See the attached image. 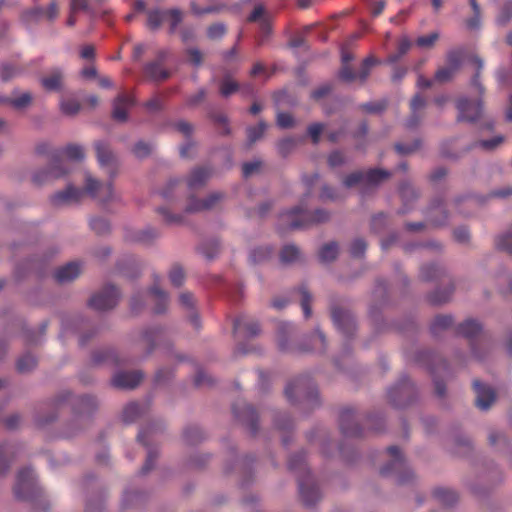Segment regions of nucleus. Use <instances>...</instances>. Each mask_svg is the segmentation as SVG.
Here are the masks:
<instances>
[{
    "label": "nucleus",
    "mask_w": 512,
    "mask_h": 512,
    "mask_svg": "<svg viewBox=\"0 0 512 512\" xmlns=\"http://www.w3.org/2000/svg\"><path fill=\"white\" fill-rule=\"evenodd\" d=\"M339 424L342 434L346 437H360L363 435V429L355 421V411L352 408L342 409Z\"/></svg>",
    "instance_id": "4468645a"
},
{
    "label": "nucleus",
    "mask_w": 512,
    "mask_h": 512,
    "mask_svg": "<svg viewBox=\"0 0 512 512\" xmlns=\"http://www.w3.org/2000/svg\"><path fill=\"white\" fill-rule=\"evenodd\" d=\"M156 304L154 311L157 314L165 312L168 306V295L165 291L161 290L158 286H153L150 290Z\"/></svg>",
    "instance_id": "c756f323"
},
{
    "label": "nucleus",
    "mask_w": 512,
    "mask_h": 512,
    "mask_svg": "<svg viewBox=\"0 0 512 512\" xmlns=\"http://www.w3.org/2000/svg\"><path fill=\"white\" fill-rule=\"evenodd\" d=\"M367 248V243L362 238L355 239L350 247V253L353 257H362Z\"/></svg>",
    "instance_id": "774afa93"
},
{
    "label": "nucleus",
    "mask_w": 512,
    "mask_h": 512,
    "mask_svg": "<svg viewBox=\"0 0 512 512\" xmlns=\"http://www.w3.org/2000/svg\"><path fill=\"white\" fill-rule=\"evenodd\" d=\"M390 173L383 169H370L367 172H353L344 178L343 184L350 188L356 185L376 186L387 179Z\"/></svg>",
    "instance_id": "1a4fd4ad"
},
{
    "label": "nucleus",
    "mask_w": 512,
    "mask_h": 512,
    "mask_svg": "<svg viewBox=\"0 0 512 512\" xmlns=\"http://www.w3.org/2000/svg\"><path fill=\"white\" fill-rule=\"evenodd\" d=\"M338 244L330 242L321 247L319 250V259L321 262H331L338 256Z\"/></svg>",
    "instance_id": "473e14b6"
},
{
    "label": "nucleus",
    "mask_w": 512,
    "mask_h": 512,
    "mask_svg": "<svg viewBox=\"0 0 512 512\" xmlns=\"http://www.w3.org/2000/svg\"><path fill=\"white\" fill-rule=\"evenodd\" d=\"M158 213L162 215L164 221L167 224H182L184 221V217L181 214H173L169 211L168 208L160 207L158 208Z\"/></svg>",
    "instance_id": "bf43d9fd"
},
{
    "label": "nucleus",
    "mask_w": 512,
    "mask_h": 512,
    "mask_svg": "<svg viewBox=\"0 0 512 512\" xmlns=\"http://www.w3.org/2000/svg\"><path fill=\"white\" fill-rule=\"evenodd\" d=\"M433 495L441 504L445 506H452L458 500L457 494L453 490L446 488H436L433 491Z\"/></svg>",
    "instance_id": "2f4dec72"
},
{
    "label": "nucleus",
    "mask_w": 512,
    "mask_h": 512,
    "mask_svg": "<svg viewBox=\"0 0 512 512\" xmlns=\"http://www.w3.org/2000/svg\"><path fill=\"white\" fill-rule=\"evenodd\" d=\"M456 73L457 71L453 70L452 68L444 66L436 71L434 79L439 83H445L452 80Z\"/></svg>",
    "instance_id": "13d9d810"
},
{
    "label": "nucleus",
    "mask_w": 512,
    "mask_h": 512,
    "mask_svg": "<svg viewBox=\"0 0 512 512\" xmlns=\"http://www.w3.org/2000/svg\"><path fill=\"white\" fill-rule=\"evenodd\" d=\"M288 467L291 471L299 473V494L303 503L306 506L315 504L320 498V492L307 468L305 454L301 452L291 456Z\"/></svg>",
    "instance_id": "7ed1b4c3"
},
{
    "label": "nucleus",
    "mask_w": 512,
    "mask_h": 512,
    "mask_svg": "<svg viewBox=\"0 0 512 512\" xmlns=\"http://www.w3.org/2000/svg\"><path fill=\"white\" fill-rule=\"evenodd\" d=\"M332 320L339 331L345 336H352L356 330V324L353 316L345 310L334 307L331 310Z\"/></svg>",
    "instance_id": "2eb2a0df"
},
{
    "label": "nucleus",
    "mask_w": 512,
    "mask_h": 512,
    "mask_svg": "<svg viewBox=\"0 0 512 512\" xmlns=\"http://www.w3.org/2000/svg\"><path fill=\"white\" fill-rule=\"evenodd\" d=\"M20 74V70L8 63L0 64V79L4 82L11 80Z\"/></svg>",
    "instance_id": "4d7b16f0"
},
{
    "label": "nucleus",
    "mask_w": 512,
    "mask_h": 512,
    "mask_svg": "<svg viewBox=\"0 0 512 512\" xmlns=\"http://www.w3.org/2000/svg\"><path fill=\"white\" fill-rule=\"evenodd\" d=\"M285 396L291 403L307 402L311 406L318 404V391L308 376H300L290 381L285 388Z\"/></svg>",
    "instance_id": "39448f33"
},
{
    "label": "nucleus",
    "mask_w": 512,
    "mask_h": 512,
    "mask_svg": "<svg viewBox=\"0 0 512 512\" xmlns=\"http://www.w3.org/2000/svg\"><path fill=\"white\" fill-rule=\"evenodd\" d=\"M299 249L294 245H286L280 252V260L282 263L289 264L299 258Z\"/></svg>",
    "instance_id": "79ce46f5"
},
{
    "label": "nucleus",
    "mask_w": 512,
    "mask_h": 512,
    "mask_svg": "<svg viewBox=\"0 0 512 512\" xmlns=\"http://www.w3.org/2000/svg\"><path fill=\"white\" fill-rule=\"evenodd\" d=\"M58 5L55 1H52L48 8L44 10L41 7H35L31 9L30 11L26 12L24 14V19L29 20H39L43 15L46 16L48 20H54L58 16Z\"/></svg>",
    "instance_id": "393cba45"
},
{
    "label": "nucleus",
    "mask_w": 512,
    "mask_h": 512,
    "mask_svg": "<svg viewBox=\"0 0 512 512\" xmlns=\"http://www.w3.org/2000/svg\"><path fill=\"white\" fill-rule=\"evenodd\" d=\"M42 87L48 91H61L64 82V74L60 68H54L47 76L40 80Z\"/></svg>",
    "instance_id": "5701e85b"
},
{
    "label": "nucleus",
    "mask_w": 512,
    "mask_h": 512,
    "mask_svg": "<svg viewBox=\"0 0 512 512\" xmlns=\"http://www.w3.org/2000/svg\"><path fill=\"white\" fill-rule=\"evenodd\" d=\"M271 255L272 249L270 247H259L250 253V261L257 264L270 258Z\"/></svg>",
    "instance_id": "3c124183"
},
{
    "label": "nucleus",
    "mask_w": 512,
    "mask_h": 512,
    "mask_svg": "<svg viewBox=\"0 0 512 512\" xmlns=\"http://www.w3.org/2000/svg\"><path fill=\"white\" fill-rule=\"evenodd\" d=\"M94 147L100 166L108 168L110 177H114L117 173L115 167V156L110 150L109 145L103 141H97L95 142Z\"/></svg>",
    "instance_id": "dca6fc26"
},
{
    "label": "nucleus",
    "mask_w": 512,
    "mask_h": 512,
    "mask_svg": "<svg viewBox=\"0 0 512 512\" xmlns=\"http://www.w3.org/2000/svg\"><path fill=\"white\" fill-rule=\"evenodd\" d=\"M90 227L93 231H95L99 235L105 234V233L109 232V230H110L109 222L102 217H96V218L91 219Z\"/></svg>",
    "instance_id": "052dcab7"
},
{
    "label": "nucleus",
    "mask_w": 512,
    "mask_h": 512,
    "mask_svg": "<svg viewBox=\"0 0 512 512\" xmlns=\"http://www.w3.org/2000/svg\"><path fill=\"white\" fill-rule=\"evenodd\" d=\"M190 6L192 13L197 16H201L204 14L219 13L224 8L223 5H210L205 8H201L195 1H192Z\"/></svg>",
    "instance_id": "5fc2aeb1"
},
{
    "label": "nucleus",
    "mask_w": 512,
    "mask_h": 512,
    "mask_svg": "<svg viewBox=\"0 0 512 512\" xmlns=\"http://www.w3.org/2000/svg\"><path fill=\"white\" fill-rule=\"evenodd\" d=\"M411 42L407 37H402L398 42L397 52L389 55L390 63L398 62L410 49Z\"/></svg>",
    "instance_id": "58836bf2"
},
{
    "label": "nucleus",
    "mask_w": 512,
    "mask_h": 512,
    "mask_svg": "<svg viewBox=\"0 0 512 512\" xmlns=\"http://www.w3.org/2000/svg\"><path fill=\"white\" fill-rule=\"evenodd\" d=\"M161 335L162 330L156 327L147 329L143 332L142 339L147 345H149V351L154 348L157 340L160 339Z\"/></svg>",
    "instance_id": "49530a36"
},
{
    "label": "nucleus",
    "mask_w": 512,
    "mask_h": 512,
    "mask_svg": "<svg viewBox=\"0 0 512 512\" xmlns=\"http://www.w3.org/2000/svg\"><path fill=\"white\" fill-rule=\"evenodd\" d=\"M496 247L501 251L512 254V230L497 238Z\"/></svg>",
    "instance_id": "6e6d98bb"
},
{
    "label": "nucleus",
    "mask_w": 512,
    "mask_h": 512,
    "mask_svg": "<svg viewBox=\"0 0 512 512\" xmlns=\"http://www.w3.org/2000/svg\"><path fill=\"white\" fill-rule=\"evenodd\" d=\"M32 100H33L32 94L30 92H24L21 95H19L18 97L4 98L3 102L11 105L15 109H23V108L29 106L32 103Z\"/></svg>",
    "instance_id": "f704fd0d"
},
{
    "label": "nucleus",
    "mask_w": 512,
    "mask_h": 512,
    "mask_svg": "<svg viewBox=\"0 0 512 512\" xmlns=\"http://www.w3.org/2000/svg\"><path fill=\"white\" fill-rule=\"evenodd\" d=\"M438 39L439 34L437 32H432L428 35L418 37L416 40V45L421 48H430L434 46Z\"/></svg>",
    "instance_id": "69168bd1"
},
{
    "label": "nucleus",
    "mask_w": 512,
    "mask_h": 512,
    "mask_svg": "<svg viewBox=\"0 0 512 512\" xmlns=\"http://www.w3.org/2000/svg\"><path fill=\"white\" fill-rule=\"evenodd\" d=\"M462 57H463V54H462L461 50L449 51L446 56V63H447L446 66H448L458 72V70L461 67Z\"/></svg>",
    "instance_id": "09e8293b"
},
{
    "label": "nucleus",
    "mask_w": 512,
    "mask_h": 512,
    "mask_svg": "<svg viewBox=\"0 0 512 512\" xmlns=\"http://www.w3.org/2000/svg\"><path fill=\"white\" fill-rule=\"evenodd\" d=\"M166 15L167 11H161L159 9L148 11L147 26L149 27V29H158L161 26Z\"/></svg>",
    "instance_id": "4c0bfd02"
},
{
    "label": "nucleus",
    "mask_w": 512,
    "mask_h": 512,
    "mask_svg": "<svg viewBox=\"0 0 512 512\" xmlns=\"http://www.w3.org/2000/svg\"><path fill=\"white\" fill-rule=\"evenodd\" d=\"M81 273V267L78 262H70L59 267L54 272V278L59 283L70 282L77 278Z\"/></svg>",
    "instance_id": "b1692460"
},
{
    "label": "nucleus",
    "mask_w": 512,
    "mask_h": 512,
    "mask_svg": "<svg viewBox=\"0 0 512 512\" xmlns=\"http://www.w3.org/2000/svg\"><path fill=\"white\" fill-rule=\"evenodd\" d=\"M453 324V318L450 315H438L434 318L431 325L433 334H437L440 330L447 329Z\"/></svg>",
    "instance_id": "a19ab883"
},
{
    "label": "nucleus",
    "mask_w": 512,
    "mask_h": 512,
    "mask_svg": "<svg viewBox=\"0 0 512 512\" xmlns=\"http://www.w3.org/2000/svg\"><path fill=\"white\" fill-rule=\"evenodd\" d=\"M14 494L16 498L27 501H35L41 495L31 468H24L18 472Z\"/></svg>",
    "instance_id": "0eeeda50"
},
{
    "label": "nucleus",
    "mask_w": 512,
    "mask_h": 512,
    "mask_svg": "<svg viewBox=\"0 0 512 512\" xmlns=\"http://www.w3.org/2000/svg\"><path fill=\"white\" fill-rule=\"evenodd\" d=\"M415 387L410 379L402 377L399 382L388 390V399L395 407H404L412 402Z\"/></svg>",
    "instance_id": "9d476101"
},
{
    "label": "nucleus",
    "mask_w": 512,
    "mask_h": 512,
    "mask_svg": "<svg viewBox=\"0 0 512 512\" xmlns=\"http://www.w3.org/2000/svg\"><path fill=\"white\" fill-rule=\"evenodd\" d=\"M169 279L174 286H181L185 279L183 269L178 265L173 266L169 273Z\"/></svg>",
    "instance_id": "0e129e2a"
},
{
    "label": "nucleus",
    "mask_w": 512,
    "mask_h": 512,
    "mask_svg": "<svg viewBox=\"0 0 512 512\" xmlns=\"http://www.w3.org/2000/svg\"><path fill=\"white\" fill-rule=\"evenodd\" d=\"M456 108L458 110L457 121L459 122H475L481 117L483 111L481 100L472 102L465 97L457 100Z\"/></svg>",
    "instance_id": "f8f14e48"
},
{
    "label": "nucleus",
    "mask_w": 512,
    "mask_h": 512,
    "mask_svg": "<svg viewBox=\"0 0 512 512\" xmlns=\"http://www.w3.org/2000/svg\"><path fill=\"white\" fill-rule=\"evenodd\" d=\"M473 387L476 393V406L481 410L489 409L496 399L494 389L477 380L474 381Z\"/></svg>",
    "instance_id": "f3484780"
},
{
    "label": "nucleus",
    "mask_w": 512,
    "mask_h": 512,
    "mask_svg": "<svg viewBox=\"0 0 512 512\" xmlns=\"http://www.w3.org/2000/svg\"><path fill=\"white\" fill-rule=\"evenodd\" d=\"M388 454L392 460L381 468L380 474L382 476L397 475V482L399 484H406L413 478V473L408 469L406 462L397 446H390L387 448Z\"/></svg>",
    "instance_id": "423d86ee"
},
{
    "label": "nucleus",
    "mask_w": 512,
    "mask_h": 512,
    "mask_svg": "<svg viewBox=\"0 0 512 512\" xmlns=\"http://www.w3.org/2000/svg\"><path fill=\"white\" fill-rule=\"evenodd\" d=\"M36 365V358L31 354H25L18 359L16 367L20 373H26L34 369Z\"/></svg>",
    "instance_id": "37998d69"
},
{
    "label": "nucleus",
    "mask_w": 512,
    "mask_h": 512,
    "mask_svg": "<svg viewBox=\"0 0 512 512\" xmlns=\"http://www.w3.org/2000/svg\"><path fill=\"white\" fill-rule=\"evenodd\" d=\"M142 379L143 374L139 371L119 372L112 378V385L120 389H133Z\"/></svg>",
    "instance_id": "6ab92c4d"
},
{
    "label": "nucleus",
    "mask_w": 512,
    "mask_h": 512,
    "mask_svg": "<svg viewBox=\"0 0 512 512\" xmlns=\"http://www.w3.org/2000/svg\"><path fill=\"white\" fill-rule=\"evenodd\" d=\"M134 105L132 95L122 93L113 102L112 117L113 119L125 122L127 120V111Z\"/></svg>",
    "instance_id": "4be33fe9"
},
{
    "label": "nucleus",
    "mask_w": 512,
    "mask_h": 512,
    "mask_svg": "<svg viewBox=\"0 0 512 512\" xmlns=\"http://www.w3.org/2000/svg\"><path fill=\"white\" fill-rule=\"evenodd\" d=\"M167 56V50H160L157 53L156 60L151 61L144 66L145 76L157 82L167 80L171 75L170 71L163 67V63L166 60Z\"/></svg>",
    "instance_id": "ddd939ff"
},
{
    "label": "nucleus",
    "mask_w": 512,
    "mask_h": 512,
    "mask_svg": "<svg viewBox=\"0 0 512 512\" xmlns=\"http://www.w3.org/2000/svg\"><path fill=\"white\" fill-rule=\"evenodd\" d=\"M267 128V125L265 122H260L257 126H252L247 129V138L250 144L255 143L258 139H260L265 130Z\"/></svg>",
    "instance_id": "603ef678"
},
{
    "label": "nucleus",
    "mask_w": 512,
    "mask_h": 512,
    "mask_svg": "<svg viewBox=\"0 0 512 512\" xmlns=\"http://www.w3.org/2000/svg\"><path fill=\"white\" fill-rule=\"evenodd\" d=\"M233 330L235 334L254 337L260 333V326L254 319L241 315L234 320Z\"/></svg>",
    "instance_id": "412c9836"
},
{
    "label": "nucleus",
    "mask_w": 512,
    "mask_h": 512,
    "mask_svg": "<svg viewBox=\"0 0 512 512\" xmlns=\"http://www.w3.org/2000/svg\"><path fill=\"white\" fill-rule=\"evenodd\" d=\"M453 290H454L453 286H450L449 288H446L443 291L436 290L429 295V301L432 304H436V305L445 303L450 299V297L453 293Z\"/></svg>",
    "instance_id": "a18cd8bd"
},
{
    "label": "nucleus",
    "mask_w": 512,
    "mask_h": 512,
    "mask_svg": "<svg viewBox=\"0 0 512 512\" xmlns=\"http://www.w3.org/2000/svg\"><path fill=\"white\" fill-rule=\"evenodd\" d=\"M84 194H88L91 198L102 203H107L115 198L112 183L103 184L87 173L85 177L84 190L76 188L70 184L65 190L52 195L51 203L54 206L77 203L81 200Z\"/></svg>",
    "instance_id": "f257e3e1"
},
{
    "label": "nucleus",
    "mask_w": 512,
    "mask_h": 512,
    "mask_svg": "<svg viewBox=\"0 0 512 512\" xmlns=\"http://www.w3.org/2000/svg\"><path fill=\"white\" fill-rule=\"evenodd\" d=\"M211 176V170L206 167H198L194 169L187 181L190 190H196L203 187Z\"/></svg>",
    "instance_id": "a878e982"
},
{
    "label": "nucleus",
    "mask_w": 512,
    "mask_h": 512,
    "mask_svg": "<svg viewBox=\"0 0 512 512\" xmlns=\"http://www.w3.org/2000/svg\"><path fill=\"white\" fill-rule=\"evenodd\" d=\"M60 109L64 114L73 116L80 111V103L75 99H63L60 102Z\"/></svg>",
    "instance_id": "de8ad7c7"
},
{
    "label": "nucleus",
    "mask_w": 512,
    "mask_h": 512,
    "mask_svg": "<svg viewBox=\"0 0 512 512\" xmlns=\"http://www.w3.org/2000/svg\"><path fill=\"white\" fill-rule=\"evenodd\" d=\"M472 63L476 66V73L471 79V85L478 91L479 95L482 96L485 92V88L480 82V72L483 69L484 62L478 56H473L471 58Z\"/></svg>",
    "instance_id": "72a5a7b5"
},
{
    "label": "nucleus",
    "mask_w": 512,
    "mask_h": 512,
    "mask_svg": "<svg viewBox=\"0 0 512 512\" xmlns=\"http://www.w3.org/2000/svg\"><path fill=\"white\" fill-rule=\"evenodd\" d=\"M296 146H297L296 139H294L292 137H288V138H284L278 142L277 149L281 156L286 157L294 150V148Z\"/></svg>",
    "instance_id": "8fccbe9b"
},
{
    "label": "nucleus",
    "mask_w": 512,
    "mask_h": 512,
    "mask_svg": "<svg viewBox=\"0 0 512 512\" xmlns=\"http://www.w3.org/2000/svg\"><path fill=\"white\" fill-rule=\"evenodd\" d=\"M281 218L289 224V229L306 228L312 224L325 223L330 219V213L323 209H317L313 213L308 212L302 201L300 205L281 214Z\"/></svg>",
    "instance_id": "20e7f679"
},
{
    "label": "nucleus",
    "mask_w": 512,
    "mask_h": 512,
    "mask_svg": "<svg viewBox=\"0 0 512 512\" xmlns=\"http://www.w3.org/2000/svg\"><path fill=\"white\" fill-rule=\"evenodd\" d=\"M140 415V405L135 402H132L125 406L122 413V419L125 423H133L140 417Z\"/></svg>",
    "instance_id": "e433bc0d"
},
{
    "label": "nucleus",
    "mask_w": 512,
    "mask_h": 512,
    "mask_svg": "<svg viewBox=\"0 0 512 512\" xmlns=\"http://www.w3.org/2000/svg\"><path fill=\"white\" fill-rule=\"evenodd\" d=\"M481 331V325L473 320L468 319L461 323L457 328V333L469 340H473Z\"/></svg>",
    "instance_id": "c85d7f7f"
},
{
    "label": "nucleus",
    "mask_w": 512,
    "mask_h": 512,
    "mask_svg": "<svg viewBox=\"0 0 512 512\" xmlns=\"http://www.w3.org/2000/svg\"><path fill=\"white\" fill-rule=\"evenodd\" d=\"M53 406L62 408L70 406L75 414L89 413L93 411L96 406V400L92 396L75 397L70 392H63L59 394L53 401Z\"/></svg>",
    "instance_id": "6e6552de"
},
{
    "label": "nucleus",
    "mask_w": 512,
    "mask_h": 512,
    "mask_svg": "<svg viewBox=\"0 0 512 512\" xmlns=\"http://www.w3.org/2000/svg\"><path fill=\"white\" fill-rule=\"evenodd\" d=\"M299 292L301 294V307L303 310V314H304V317L307 319L312 314V310H311L312 296L305 287H301L299 289Z\"/></svg>",
    "instance_id": "864d4df0"
},
{
    "label": "nucleus",
    "mask_w": 512,
    "mask_h": 512,
    "mask_svg": "<svg viewBox=\"0 0 512 512\" xmlns=\"http://www.w3.org/2000/svg\"><path fill=\"white\" fill-rule=\"evenodd\" d=\"M375 63L376 61L372 57H367L366 59H364L360 71L359 73H357V77L361 82L366 81L370 74L371 68L375 65Z\"/></svg>",
    "instance_id": "e2e57ef3"
},
{
    "label": "nucleus",
    "mask_w": 512,
    "mask_h": 512,
    "mask_svg": "<svg viewBox=\"0 0 512 512\" xmlns=\"http://www.w3.org/2000/svg\"><path fill=\"white\" fill-rule=\"evenodd\" d=\"M418 362H425L429 368V370L434 371L433 364L436 361H440L444 366L445 362L442 361L437 355L431 353L429 351L420 352L417 358Z\"/></svg>",
    "instance_id": "680f3d73"
},
{
    "label": "nucleus",
    "mask_w": 512,
    "mask_h": 512,
    "mask_svg": "<svg viewBox=\"0 0 512 512\" xmlns=\"http://www.w3.org/2000/svg\"><path fill=\"white\" fill-rule=\"evenodd\" d=\"M223 198V194L219 192H215L210 194L204 200H198L194 197H190L189 202L186 206L185 211L187 213H195L210 210L215 207L216 203L219 202Z\"/></svg>",
    "instance_id": "aec40b11"
},
{
    "label": "nucleus",
    "mask_w": 512,
    "mask_h": 512,
    "mask_svg": "<svg viewBox=\"0 0 512 512\" xmlns=\"http://www.w3.org/2000/svg\"><path fill=\"white\" fill-rule=\"evenodd\" d=\"M239 90V84L230 76H225L219 83V92L222 97H229Z\"/></svg>",
    "instance_id": "c9c22d12"
},
{
    "label": "nucleus",
    "mask_w": 512,
    "mask_h": 512,
    "mask_svg": "<svg viewBox=\"0 0 512 512\" xmlns=\"http://www.w3.org/2000/svg\"><path fill=\"white\" fill-rule=\"evenodd\" d=\"M447 212L441 201H436L429 209V221L435 226L444 225L447 221Z\"/></svg>",
    "instance_id": "cd10ccee"
},
{
    "label": "nucleus",
    "mask_w": 512,
    "mask_h": 512,
    "mask_svg": "<svg viewBox=\"0 0 512 512\" xmlns=\"http://www.w3.org/2000/svg\"><path fill=\"white\" fill-rule=\"evenodd\" d=\"M444 274V269L436 264L424 265L420 269V277L424 281L440 279Z\"/></svg>",
    "instance_id": "7c9ffc66"
},
{
    "label": "nucleus",
    "mask_w": 512,
    "mask_h": 512,
    "mask_svg": "<svg viewBox=\"0 0 512 512\" xmlns=\"http://www.w3.org/2000/svg\"><path fill=\"white\" fill-rule=\"evenodd\" d=\"M232 410L235 417L243 424H245L250 429L252 434L257 432L258 414L252 406L243 404L242 409H240L238 405H234Z\"/></svg>",
    "instance_id": "a211bd4d"
},
{
    "label": "nucleus",
    "mask_w": 512,
    "mask_h": 512,
    "mask_svg": "<svg viewBox=\"0 0 512 512\" xmlns=\"http://www.w3.org/2000/svg\"><path fill=\"white\" fill-rule=\"evenodd\" d=\"M15 454L16 448L14 445L7 443L0 444V476L8 471Z\"/></svg>",
    "instance_id": "bb28decb"
},
{
    "label": "nucleus",
    "mask_w": 512,
    "mask_h": 512,
    "mask_svg": "<svg viewBox=\"0 0 512 512\" xmlns=\"http://www.w3.org/2000/svg\"><path fill=\"white\" fill-rule=\"evenodd\" d=\"M387 107V101L381 100L376 102H368L361 105V108L367 113H380Z\"/></svg>",
    "instance_id": "338daca9"
},
{
    "label": "nucleus",
    "mask_w": 512,
    "mask_h": 512,
    "mask_svg": "<svg viewBox=\"0 0 512 512\" xmlns=\"http://www.w3.org/2000/svg\"><path fill=\"white\" fill-rule=\"evenodd\" d=\"M120 298L118 289L114 286H105L100 292L94 294L89 300V306L97 311L114 308Z\"/></svg>",
    "instance_id": "9b49d317"
},
{
    "label": "nucleus",
    "mask_w": 512,
    "mask_h": 512,
    "mask_svg": "<svg viewBox=\"0 0 512 512\" xmlns=\"http://www.w3.org/2000/svg\"><path fill=\"white\" fill-rule=\"evenodd\" d=\"M63 156L80 161L84 158L83 147L77 144H69L63 150L52 151L48 169L37 171L33 175V182L37 185H43L65 176L69 171L66 168Z\"/></svg>",
    "instance_id": "f03ea898"
},
{
    "label": "nucleus",
    "mask_w": 512,
    "mask_h": 512,
    "mask_svg": "<svg viewBox=\"0 0 512 512\" xmlns=\"http://www.w3.org/2000/svg\"><path fill=\"white\" fill-rule=\"evenodd\" d=\"M183 436L188 444H196L203 439L202 430L196 425L187 427Z\"/></svg>",
    "instance_id": "c03bdc74"
},
{
    "label": "nucleus",
    "mask_w": 512,
    "mask_h": 512,
    "mask_svg": "<svg viewBox=\"0 0 512 512\" xmlns=\"http://www.w3.org/2000/svg\"><path fill=\"white\" fill-rule=\"evenodd\" d=\"M227 27L224 23L217 22L209 25L206 30V35L210 40H220L225 36Z\"/></svg>",
    "instance_id": "ea45409f"
}]
</instances>
